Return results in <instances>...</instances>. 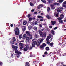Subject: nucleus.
I'll list each match as a JSON object with an SVG mask.
<instances>
[{"label":"nucleus","instance_id":"obj_28","mask_svg":"<svg viewBox=\"0 0 66 66\" xmlns=\"http://www.w3.org/2000/svg\"><path fill=\"white\" fill-rule=\"evenodd\" d=\"M32 19H33L31 17L30 18H29V20L30 21H31L32 20Z\"/></svg>","mask_w":66,"mask_h":66},{"label":"nucleus","instance_id":"obj_36","mask_svg":"<svg viewBox=\"0 0 66 66\" xmlns=\"http://www.w3.org/2000/svg\"><path fill=\"white\" fill-rule=\"evenodd\" d=\"M60 17H61L62 18H63V17H64V15L63 14H61L60 15Z\"/></svg>","mask_w":66,"mask_h":66},{"label":"nucleus","instance_id":"obj_52","mask_svg":"<svg viewBox=\"0 0 66 66\" xmlns=\"http://www.w3.org/2000/svg\"><path fill=\"white\" fill-rule=\"evenodd\" d=\"M39 26L40 28H42V25L41 24H40L39 25Z\"/></svg>","mask_w":66,"mask_h":66},{"label":"nucleus","instance_id":"obj_46","mask_svg":"<svg viewBox=\"0 0 66 66\" xmlns=\"http://www.w3.org/2000/svg\"><path fill=\"white\" fill-rule=\"evenodd\" d=\"M44 20V21H45V19H40V21H43V20Z\"/></svg>","mask_w":66,"mask_h":66},{"label":"nucleus","instance_id":"obj_12","mask_svg":"<svg viewBox=\"0 0 66 66\" xmlns=\"http://www.w3.org/2000/svg\"><path fill=\"white\" fill-rule=\"evenodd\" d=\"M19 45L20 46H24V44L20 43H19Z\"/></svg>","mask_w":66,"mask_h":66},{"label":"nucleus","instance_id":"obj_32","mask_svg":"<svg viewBox=\"0 0 66 66\" xmlns=\"http://www.w3.org/2000/svg\"><path fill=\"white\" fill-rule=\"evenodd\" d=\"M12 40H13V41H14L15 42V41H16V39H15V37H13L12 38Z\"/></svg>","mask_w":66,"mask_h":66},{"label":"nucleus","instance_id":"obj_48","mask_svg":"<svg viewBox=\"0 0 66 66\" xmlns=\"http://www.w3.org/2000/svg\"><path fill=\"white\" fill-rule=\"evenodd\" d=\"M47 54H48V53H47V52H45V53H44V54L47 55Z\"/></svg>","mask_w":66,"mask_h":66},{"label":"nucleus","instance_id":"obj_50","mask_svg":"<svg viewBox=\"0 0 66 66\" xmlns=\"http://www.w3.org/2000/svg\"><path fill=\"white\" fill-rule=\"evenodd\" d=\"M50 10V7H48V8L47 9V11H49Z\"/></svg>","mask_w":66,"mask_h":66},{"label":"nucleus","instance_id":"obj_1","mask_svg":"<svg viewBox=\"0 0 66 66\" xmlns=\"http://www.w3.org/2000/svg\"><path fill=\"white\" fill-rule=\"evenodd\" d=\"M38 32L40 35L41 37H45L46 36V32H45L43 33V32H42L40 30H39Z\"/></svg>","mask_w":66,"mask_h":66},{"label":"nucleus","instance_id":"obj_31","mask_svg":"<svg viewBox=\"0 0 66 66\" xmlns=\"http://www.w3.org/2000/svg\"><path fill=\"white\" fill-rule=\"evenodd\" d=\"M53 43L52 42L50 44V45L51 47H52V46H53Z\"/></svg>","mask_w":66,"mask_h":66},{"label":"nucleus","instance_id":"obj_35","mask_svg":"<svg viewBox=\"0 0 66 66\" xmlns=\"http://www.w3.org/2000/svg\"><path fill=\"white\" fill-rule=\"evenodd\" d=\"M34 29L35 30V31L37 30V27H34Z\"/></svg>","mask_w":66,"mask_h":66},{"label":"nucleus","instance_id":"obj_51","mask_svg":"<svg viewBox=\"0 0 66 66\" xmlns=\"http://www.w3.org/2000/svg\"><path fill=\"white\" fill-rule=\"evenodd\" d=\"M30 16H31V15H30V14H28V18H29V17H30Z\"/></svg>","mask_w":66,"mask_h":66},{"label":"nucleus","instance_id":"obj_57","mask_svg":"<svg viewBox=\"0 0 66 66\" xmlns=\"http://www.w3.org/2000/svg\"><path fill=\"white\" fill-rule=\"evenodd\" d=\"M57 29V27H55L54 28V30H56V29Z\"/></svg>","mask_w":66,"mask_h":66},{"label":"nucleus","instance_id":"obj_8","mask_svg":"<svg viewBox=\"0 0 66 66\" xmlns=\"http://www.w3.org/2000/svg\"><path fill=\"white\" fill-rule=\"evenodd\" d=\"M51 37V35H50L49 36L47 37L46 38V40H49L50 38Z\"/></svg>","mask_w":66,"mask_h":66},{"label":"nucleus","instance_id":"obj_7","mask_svg":"<svg viewBox=\"0 0 66 66\" xmlns=\"http://www.w3.org/2000/svg\"><path fill=\"white\" fill-rule=\"evenodd\" d=\"M50 5L51 7V9H52L53 10V9H55V7H54V5H53L51 4Z\"/></svg>","mask_w":66,"mask_h":66},{"label":"nucleus","instance_id":"obj_2","mask_svg":"<svg viewBox=\"0 0 66 66\" xmlns=\"http://www.w3.org/2000/svg\"><path fill=\"white\" fill-rule=\"evenodd\" d=\"M14 31L16 35H18L19 34V30L18 28L16 27L15 28Z\"/></svg>","mask_w":66,"mask_h":66},{"label":"nucleus","instance_id":"obj_43","mask_svg":"<svg viewBox=\"0 0 66 66\" xmlns=\"http://www.w3.org/2000/svg\"><path fill=\"white\" fill-rule=\"evenodd\" d=\"M62 6H63V7H65V8H66V5H62Z\"/></svg>","mask_w":66,"mask_h":66},{"label":"nucleus","instance_id":"obj_56","mask_svg":"<svg viewBox=\"0 0 66 66\" xmlns=\"http://www.w3.org/2000/svg\"><path fill=\"white\" fill-rule=\"evenodd\" d=\"M59 15V14L57 13V14H56V16H57V17H58Z\"/></svg>","mask_w":66,"mask_h":66},{"label":"nucleus","instance_id":"obj_5","mask_svg":"<svg viewBox=\"0 0 66 66\" xmlns=\"http://www.w3.org/2000/svg\"><path fill=\"white\" fill-rule=\"evenodd\" d=\"M46 45L45 43H43L42 45L40 46V48H43L44 47H46Z\"/></svg>","mask_w":66,"mask_h":66},{"label":"nucleus","instance_id":"obj_47","mask_svg":"<svg viewBox=\"0 0 66 66\" xmlns=\"http://www.w3.org/2000/svg\"><path fill=\"white\" fill-rule=\"evenodd\" d=\"M17 54H21V52H18V53H17Z\"/></svg>","mask_w":66,"mask_h":66},{"label":"nucleus","instance_id":"obj_18","mask_svg":"<svg viewBox=\"0 0 66 66\" xmlns=\"http://www.w3.org/2000/svg\"><path fill=\"white\" fill-rule=\"evenodd\" d=\"M57 19L58 20H61V19H62V18L60 16V17H59V18H58Z\"/></svg>","mask_w":66,"mask_h":66},{"label":"nucleus","instance_id":"obj_15","mask_svg":"<svg viewBox=\"0 0 66 66\" xmlns=\"http://www.w3.org/2000/svg\"><path fill=\"white\" fill-rule=\"evenodd\" d=\"M25 46L26 47V48L27 49H29V45L27 44L25 45Z\"/></svg>","mask_w":66,"mask_h":66},{"label":"nucleus","instance_id":"obj_3","mask_svg":"<svg viewBox=\"0 0 66 66\" xmlns=\"http://www.w3.org/2000/svg\"><path fill=\"white\" fill-rule=\"evenodd\" d=\"M43 40H44V39H42L39 41H37L36 42V44L37 46H39L40 45V44L43 42Z\"/></svg>","mask_w":66,"mask_h":66},{"label":"nucleus","instance_id":"obj_63","mask_svg":"<svg viewBox=\"0 0 66 66\" xmlns=\"http://www.w3.org/2000/svg\"><path fill=\"white\" fill-rule=\"evenodd\" d=\"M34 10L33 9L31 10V12H34Z\"/></svg>","mask_w":66,"mask_h":66},{"label":"nucleus","instance_id":"obj_59","mask_svg":"<svg viewBox=\"0 0 66 66\" xmlns=\"http://www.w3.org/2000/svg\"><path fill=\"white\" fill-rule=\"evenodd\" d=\"M32 48H33L32 47H31V46L29 48V49H32Z\"/></svg>","mask_w":66,"mask_h":66},{"label":"nucleus","instance_id":"obj_9","mask_svg":"<svg viewBox=\"0 0 66 66\" xmlns=\"http://www.w3.org/2000/svg\"><path fill=\"white\" fill-rule=\"evenodd\" d=\"M26 33L28 35H29V36H30L31 35V33L29 31H27L26 32Z\"/></svg>","mask_w":66,"mask_h":66},{"label":"nucleus","instance_id":"obj_23","mask_svg":"<svg viewBox=\"0 0 66 66\" xmlns=\"http://www.w3.org/2000/svg\"><path fill=\"white\" fill-rule=\"evenodd\" d=\"M28 48H26V47H25L24 49V51H26L28 50Z\"/></svg>","mask_w":66,"mask_h":66},{"label":"nucleus","instance_id":"obj_42","mask_svg":"<svg viewBox=\"0 0 66 66\" xmlns=\"http://www.w3.org/2000/svg\"><path fill=\"white\" fill-rule=\"evenodd\" d=\"M59 9H61V10H63V7H60L59 8Z\"/></svg>","mask_w":66,"mask_h":66},{"label":"nucleus","instance_id":"obj_26","mask_svg":"<svg viewBox=\"0 0 66 66\" xmlns=\"http://www.w3.org/2000/svg\"><path fill=\"white\" fill-rule=\"evenodd\" d=\"M30 5L31 6H34V4H33L32 3H30Z\"/></svg>","mask_w":66,"mask_h":66},{"label":"nucleus","instance_id":"obj_49","mask_svg":"<svg viewBox=\"0 0 66 66\" xmlns=\"http://www.w3.org/2000/svg\"><path fill=\"white\" fill-rule=\"evenodd\" d=\"M17 58H18V57H19V54H17Z\"/></svg>","mask_w":66,"mask_h":66},{"label":"nucleus","instance_id":"obj_55","mask_svg":"<svg viewBox=\"0 0 66 66\" xmlns=\"http://www.w3.org/2000/svg\"><path fill=\"white\" fill-rule=\"evenodd\" d=\"M15 47V46H14V45H12V48H13V49Z\"/></svg>","mask_w":66,"mask_h":66},{"label":"nucleus","instance_id":"obj_33","mask_svg":"<svg viewBox=\"0 0 66 66\" xmlns=\"http://www.w3.org/2000/svg\"><path fill=\"white\" fill-rule=\"evenodd\" d=\"M30 36V39H32V38H33V36H32V35H31Z\"/></svg>","mask_w":66,"mask_h":66},{"label":"nucleus","instance_id":"obj_34","mask_svg":"<svg viewBox=\"0 0 66 66\" xmlns=\"http://www.w3.org/2000/svg\"><path fill=\"white\" fill-rule=\"evenodd\" d=\"M39 6L40 7H42L43 6V5L42 4H40L39 5Z\"/></svg>","mask_w":66,"mask_h":66},{"label":"nucleus","instance_id":"obj_13","mask_svg":"<svg viewBox=\"0 0 66 66\" xmlns=\"http://www.w3.org/2000/svg\"><path fill=\"white\" fill-rule=\"evenodd\" d=\"M37 17L38 18H42V19H43V17H42V16H37Z\"/></svg>","mask_w":66,"mask_h":66},{"label":"nucleus","instance_id":"obj_11","mask_svg":"<svg viewBox=\"0 0 66 66\" xmlns=\"http://www.w3.org/2000/svg\"><path fill=\"white\" fill-rule=\"evenodd\" d=\"M23 38L25 39V38H27V35L26 34H24L23 35Z\"/></svg>","mask_w":66,"mask_h":66},{"label":"nucleus","instance_id":"obj_44","mask_svg":"<svg viewBox=\"0 0 66 66\" xmlns=\"http://www.w3.org/2000/svg\"><path fill=\"white\" fill-rule=\"evenodd\" d=\"M22 37V36L21 35H20L19 36V38H21Z\"/></svg>","mask_w":66,"mask_h":66},{"label":"nucleus","instance_id":"obj_22","mask_svg":"<svg viewBox=\"0 0 66 66\" xmlns=\"http://www.w3.org/2000/svg\"><path fill=\"white\" fill-rule=\"evenodd\" d=\"M41 1L44 3H45L46 2V1L45 0H41Z\"/></svg>","mask_w":66,"mask_h":66},{"label":"nucleus","instance_id":"obj_45","mask_svg":"<svg viewBox=\"0 0 66 66\" xmlns=\"http://www.w3.org/2000/svg\"><path fill=\"white\" fill-rule=\"evenodd\" d=\"M35 37H38V36H37V35L36 34H35Z\"/></svg>","mask_w":66,"mask_h":66},{"label":"nucleus","instance_id":"obj_37","mask_svg":"<svg viewBox=\"0 0 66 66\" xmlns=\"http://www.w3.org/2000/svg\"><path fill=\"white\" fill-rule=\"evenodd\" d=\"M34 24H37V22L36 21L34 22Z\"/></svg>","mask_w":66,"mask_h":66},{"label":"nucleus","instance_id":"obj_41","mask_svg":"<svg viewBox=\"0 0 66 66\" xmlns=\"http://www.w3.org/2000/svg\"><path fill=\"white\" fill-rule=\"evenodd\" d=\"M60 23H62L63 22V21L62 20H60L59 21Z\"/></svg>","mask_w":66,"mask_h":66},{"label":"nucleus","instance_id":"obj_21","mask_svg":"<svg viewBox=\"0 0 66 66\" xmlns=\"http://www.w3.org/2000/svg\"><path fill=\"white\" fill-rule=\"evenodd\" d=\"M27 40L28 42H29L30 40V38L29 37H27Z\"/></svg>","mask_w":66,"mask_h":66},{"label":"nucleus","instance_id":"obj_10","mask_svg":"<svg viewBox=\"0 0 66 66\" xmlns=\"http://www.w3.org/2000/svg\"><path fill=\"white\" fill-rule=\"evenodd\" d=\"M54 5H60V4L58 3H53Z\"/></svg>","mask_w":66,"mask_h":66},{"label":"nucleus","instance_id":"obj_60","mask_svg":"<svg viewBox=\"0 0 66 66\" xmlns=\"http://www.w3.org/2000/svg\"><path fill=\"white\" fill-rule=\"evenodd\" d=\"M50 28H52V26H50Z\"/></svg>","mask_w":66,"mask_h":66},{"label":"nucleus","instance_id":"obj_58","mask_svg":"<svg viewBox=\"0 0 66 66\" xmlns=\"http://www.w3.org/2000/svg\"><path fill=\"white\" fill-rule=\"evenodd\" d=\"M23 46H21L20 47V48L21 49H22V48H23Z\"/></svg>","mask_w":66,"mask_h":66},{"label":"nucleus","instance_id":"obj_62","mask_svg":"<svg viewBox=\"0 0 66 66\" xmlns=\"http://www.w3.org/2000/svg\"><path fill=\"white\" fill-rule=\"evenodd\" d=\"M41 15H44V14L43 13H42Z\"/></svg>","mask_w":66,"mask_h":66},{"label":"nucleus","instance_id":"obj_29","mask_svg":"<svg viewBox=\"0 0 66 66\" xmlns=\"http://www.w3.org/2000/svg\"><path fill=\"white\" fill-rule=\"evenodd\" d=\"M46 17L48 19H50L51 18V17L49 16V15H47L46 16Z\"/></svg>","mask_w":66,"mask_h":66},{"label":"nucleus","instance_id":"obj_27","mask_svg":"<svg viewBox=\"0 0 66 66\" xmlns=\"http://www.w3.org/2000/svg\"><path fill=\"white\" fill-rule=\"evenodd\" d=\"M46 43H47V44H50V42L49 40H47V39H46Z\"/></svg>","mask_w":66,"mask_h":66},{"label":"nucleus","instance_id":"obj_20","mask_svg":"<svg viewBox=\"0 0 66 66\" xmlns=\"http://www.w3.org/2000/svg\"><path fill=\"white\" fill-rule=\"evenodd\" d=\"M10 43L11 44H12V45L14 44V41H11L10 42Z\"/></svg>","mask_w":66,"mask_h":66},{"label":"nucleus","instance_id":"obj_39","mask_svg":"<svg viewBox=\"0 0 66 66\" xmlns=\"http://www.w3.org/2000/svg\"><path fill=\"white\" fill-rule=\"evenodd\" d=\"M64 1V0H59V2L62 3Z\"/></svg>","mask_w":66,"mask_h":66},{"label":"nucleus","instance_id":"obj_19","mask_svg":"<svg viewBox=\"0 0 66 66\" xmlns=\"http://www.w3.org/2000/svg\"><path fill=\"white\" fill-rule=\"evenodd\" d=\"M32 28V26H29L28 27V29L29 30H30V29H31V28Z\"/></svg>","mask_w":66,"mask_h":66},{"label":"nucleus","instance_id":"obj_30","mask_svg":"<svg viewBox=\"0 0 66 66\" xmlns=\"http://www.w3.org/2000/svg\"><path fill=\"white\" fill-rule=\"evenodd\" d=\"M46 50H49V48L48 47H47L46 48Z\"/></svg>","mask_w":66,"mask_h":66},{"label":"nucleus","instance_id":"obj_38","mask_svg":"<svg viewBox=\"0 0 66 66\" xmlns=\"http://www.w3.org/2000/svg\"><path fill=\"white\" fill-rule=\"evenodd\" d=\"M15 52L16 53H17L18 52V51L17 49L15 50Z\"/></svg>","mask_w":66,"mask_h":66},{"label":"nucleus","instance_id":"obj_25","mask_svg":"<svg viewBox=\"0 0 66 66\" xmlns=\"http://www.w3.org/2000/svg\"><path fill=\"white\" fill-rule=\"evenodd\" d=\"M61 11H62V10H61L59 9L57 10V13H60V12H61Z\"/></svg>","mask_w":66,"mask_h":66},{"label":"nucleus","instance_id":"obj_17","mask_svg":"<svg viewBox=\"0 0 66 66\" xmlns=\"http://www.w3.org/2000/svg\"><path fill=\"white\" fill-rule=\"evenodd\" d=\"M53 0H48V1L50 3H51L52 2V1Z\"/></svg>","mask_w":66,"mask_h":66},{"label":"nucleus","instance_id":"obj_53","mask_svg":"<svg viewBox=\"0 0 66 66\" xmlns=\"http://www.w3.org/2000/svg\"><path fill=\"white\" fill-rule=\"evenodd\" d=\"M63 3L64 4H66V1L64 2Z\"/></svg>","mask_w":66,"mask_h":66},{"label":"nucleus","instance_id":"obj_4","mask_svg":"<svg viewBox=\"0 0 66 66\" xmlns=\"http://www.w3.org/2000/svg\"><path fill=\"white\" fill-rule=\"evenodd\" d=\"M32 41L33 42L32 43V47H35V44L36 43V42L35 39H33Z\"/></svg>","mask_w":66,"mask_h":66},{"label":"nucleus","instance_id":"obj_40","mask_svg":"<svg viewBox=\"0 0 66 66\" xmlns=\"http://www.w3.org/2000/svg\"><path fill=\"white\" fill-rule=\"evenodd\" d=\"M51 33L52 34H53V35L54 34V31L52 30L51 31Z\"/></svg>","mask_w":66,"mask_h":66},{"label":"nucleus","instance_id":"obj_14","mask_svg":"<svg viewBox=\"0 0 66 66\" xmlns=\"http://www.w3.org/2000/svg\"><path fill=\"white\" fill-rule=\"evenodd\" d=\"M27 21H24L23 22V24L24 25H26V24H27Z\"/></svg>","mask_w":66,"mask_h":66},{"label":"nucleus","instance_id":"obj_61","mask_svg":"<svg viewBox=\"0 0 66 66\" xmlns=\"http://www.w3.org/2000/svg\"><path fill=\"white\" fill-rule=\"evenodd\" d=\"M44 29H41V31H44Z\"/></svg>","mask_w":66,"mask_h":66},{"label":"nucleus","instance_id":"obj_54","mask_svg":"<svg viewBox=\"0 0 66 66\" xmlns=\"http://www.w3.org/2000/svg\"><path fill=\"white\" fill-rule=\"evenodd\" d=\"M40 7H39V6H38V7H37V8L38 9H40Z\"/></svg>","mask_w":66,"mask_h":66},{"label":"nucleus","instance_id":"obj_64","mask_svg":"<svg viewBox=\"0 0 66 66\" xmlns=\"http://www.w3.org/2000/svg\"><path fill=\"white\" fill-rule=\"evenodd\" d=\"M64 22H66V20L65 19L64 20Z\"/></svg>","mask_w":66,"mask_h":66},{"label":"nucleus","instance_id":"obj_6","mask_svg":"<svg viewBox=\"0 0 66 66\" xmlns=\"http://www.w3.org/2000/svg\"><path fill=\"white\" fill-rule=\"evenodd\" d=\"M51 23L53 26H54V24H56L55 21H51Z\"/></svg>","mask_w":66,"mask_h":66},{"label":"nucleus","instance_id":"obj_16","mask_svg":"<svg viewBox=\"0 0 66 66\" xmlns=\"http://www.w3.org/2000/svg\"><path fill=\"white\" fill-rule=\"evenodd\" d=\"M18 48V47H17V46H15V47H14L13 48V50H15L17 49V48Z\"/></svg>","mask_w":66,"mask_h":66},{"label":"nucleus","instance_id":"obj_24","mask_svg":"<svg viewBox=\"0 0 66 66\" xmlns=\"http://www.w3.org/2000/svg\"><path fill=\"white\" fill-rule=\"evenodd\" d=\"M25 66H29V62L25 64Z\"/></svg>","mask_w":66,"mask_h":66}]
</instances>
